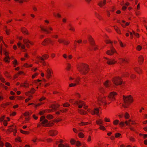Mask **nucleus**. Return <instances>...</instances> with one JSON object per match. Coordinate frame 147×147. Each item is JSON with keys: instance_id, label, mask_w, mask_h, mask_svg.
<instances>
[{"instance_id": "obj_46", "label": "nucleus", "mask_w": 147, "mask_h": 147, "mask_svg": "<svg viewBox=\"0 0 147 147\" xmlns=\"http://www.w3.org/2000/svg\"><path fill=\"white\" fill-rule=\"evenodd\" d=\"M31 114V113H30L28 112H26L24 114V115L25 116H29Z\"/></svg>"}, {"instance_id": "obj_24", "label": "nucleus", "mask_w": 147, "mask_h": 147, "mask_svg": "<svg viewBox=\"0 0 147 147\" xmlns=\"http://www.w3.org/2000/svg\"><path fill=\"white\" fill-rule=\"evenodd\" d=\"M20 86H24L25 88H27L29 86V84L27 83L26 82L21 84Z\"/></svg>"}, {"instance_id": "obj_42", "label": "nucleus", "mask_w": 147, "mask_h": 147, "mask_svg": "<svg viewBox=\"0 0 147 147\" xmlns=\"http://www.w3.org/2000/svg\"><path fill=\"white\" fill-rule=\"evenodd\" d=\"M88 122H81V123H79V124L80 126H82L83 125H85L87 124Z\"/></svg>"}, {"instance_id": "obj_19", "label": "nucleus", "mask_w": 147, "mask_h": 147, "mask_svg": "<svg viewBox=\"0 0 147 147\" xmlns=\"http://www.w3.org/2000/svg\"><path fill=\"white\" fill-rule=\"evenodd\" d=\"M59 105L57 104H53L51 106V107L55 111L59 107Z\"/></svg>"}, {"instance_id": "obj_61", "label": "nucleus", "mask_w": 147, "mask_h": 147, "mask_svg": "<svg viewBox=\"0 0 147 147\" xmlns=\"http://www.w3.org/2000/svg\"><path fill=\"white\" fill-rule=\"evenodd\" d=\"M61 120H62V119H58L56 120H55V122H59V121H61Z\"/></svg>"}, {"instance_id": "obj_56", "label": "nucleus", "mask_w": 147, "mask_h": 147, "mask_svg": "<svg viewBox=\"0 0 147 147\" xmlns=\"http://www.w3.org/2000/svg\"><path fill=\"white\" fill-rule=\"evenodd\" d=\"M125 124V122H121L119 123V125L121 126H123L124 125V124Z\"/></svg>"}, {"instance_id": "obj_1", "label": "nucleus", "mask_w": 147, "mask_h": 147, "mask_svg": "<svg viewBox=\"0 0 147 147\" xmlns=\"http://www.w3.org/2000/svg\"><path fill=\"white\" fill-rule=\"evenodd\" d=\"M123 99L124 101V103L122 105L125 108H127L129 103L132 102L133 101V98L131 95L127 96H123Z\"/></svg>"}, {"instance_id": "obj_5", "label": "nucleus", "mask_w": 147, "mask_h": 147, "mask_svg": "<svg viewBox=\"0 0 147 147\" xmlns=\"http://www.w3.org/2000/svg\"><path fill=\"white\" fill-rule=\"evenodd\" d=\"M114 84L116 86L120 85L122 84V81L119 77H116L113 80Z\"/></svg>"}, {"instance_id": "obj_47", "label": "nucleus", "mask_w": 147, "mask_h": 147, "mask_svg": "<svg viewBox=\"0 0 147 147\" xmlns=\"http://www.w3.org/2000/svg\"><path fill=\"white\" fill-rule=\"evenodd\" d=\"M75 143L77 146H80L81 145V143L78 141H77Z\"/></svg>"}, {"instance_id": "obj_57", "label": "nucleus", "mask_w": 147, "mask_h": 147, "mask_svg": "<svg viewBox=\"0 0 147 147\" xmlns=\"http://www.w3.org/2000/svg\"><path fill=\"white\" fill-rule=\"evenodd\" d=\"M43 103H44L42 102L39 103L37 105L34 104V105L35 107H37L38 106L42 104H43Z\"/></svg>"}, {"instance_id": "obj_50", "label": "nucleus", "mask_w": 147, "mask_h": 147, "mask_svg": "<svg viewBox=\"0 0 147 147\" xmlns=\"http://www.w3.org/2000/svg\"><path fill=\"white\" fill-rule=\"evenodd\" d=\"M95 14L96 17L99 19H100V15L98 14L96 12L95 13Z\"/></svg>"}, {"instance_id": "obj_52", "label": "nucleus", "mask_w": 147, "mask_h": 147, "mask_svg": "<svg viewBox=\"0 0 147 147\" xmlns=\"http://www.w3.org/2000/svg\"><path fill=\"white\" fill-rule=\"evenodd\" d=\"M76 85V83L73 84V83H71V84H69V86L70 87H72V86H74Z\"/></svg>"}, {"instance_id": "obj_40", "label": "nucleus", "mask_w": 147, "mask_h": 147, "mask_svg": "<svg viewBox=\"0 0 147 147\" xmlns=\"http://www.w3.org/2000/svg\"><path fill=\"white\" fill-rule=\"evenodd\" d=\"M20 131L21 133L24 134H27L29 133V132L24 131L22 130H20Z\"/></svg>"}, {"instance_id": "obj_16", "label": "nucleus", "mask_w": 147, "mask_h": 147, "mask_svg": "<svg viewBox=\"0 0 147 147\" xmlns=\"http://www.w3.org/2000/svg\"><path fill=\"white\" fill-rule=\"evenodd\" d=\"M105 59L107 60V63L109 65L113 64L116 62V61L114 59H110L107 58H105Z\"/></svg>"}, {"instance_id": "obj_53", "label": "nucleus", "mask_w": 147, "mask_h": 147, "mask_svg": "<svg viewBox=\"0 0 147 147\" xmlns=\"http://www.w3.org/2000/svg\"><path fill=\"white\" fill-rule=\"evenodd\" d=\"M42 57L45 59H47L49 57V56L47 55H44L42 56Z\"/></svg>"}, {"instance_id": "obj_10", "label": "nucleus", "mask_w": 147, "mask_h": 147, "mask_svg": "<svg viewBox=\"0 0 147 147\" xmlns=\"http://www.w3.org/2000/svg\"><path fill=\"white\" fill-rule=\"evenodd\" d=\"M125 123L126 125L131 126V124L134 125L135 123L134 121H132L131 119H129L127 121H125Z\"/></svg>"}, {"instance_id": "obj_58", "label": "nucleus", "mask_w": 147, "mask_h": 147, "mask_svg": "<svg viewBox=\"0 0 147 147\" xmlns=\"http://www.w3.org/2000/svg\"><path fill=\"white\" fill-rule=\"evenodd\" d=\"M32 96H30V97L28 98L27 99H26L25 100V101L26 102H27L28 101H29V100H30L31 99V98L32 97Z\"/></svg>"}, {"instance_id": "obj_12", "label": "nucleus", "mask_w": 147, "mask_h": 147, "mask_svg": "<svg viewBox=\"0 0 147 147\" xmlns=\"http://www.w3.org/2000/svg\"><path fill=\"white\" fill-rule=\"evenodd\" d=\"M23 41L24 43L26 45V46L28 48H29L30 47L29 43H30L31 45H32L33 44L32 42L28 39H24Z\"/></svg>"}, {"instance_id": "obj_8", "label": "nucleus", "mask_w": 147, "mask_h": 147, "mask_svg": "<svg viewBox=\"0 0 147 147\" xmlns=\"http://www.w3.org/2000/svg\"><path fill=\"white\" fill-rule=\"evenodd\" d=\"M74 104H76L78 105V107L79 108H81L82 106L84 105V102L81 101H76L74 103Z\"/></svg>"}, {"instance_id": "obj_41", "label": "nucleus", "mask_w": 147, "mask_h": 147, "mask_svg": "<svg viewBox=\"0 0 147 147\" xmlns=\"http://www.w3.org/2000/svg\"><path fill=\"white\" fill-rule=\"evenodd\" d=\"M142 49V47L140 45H138L136 47V49L138 51H140Z\"/></svg>"}, {"instance_id": "obj_33", "label": "nucleus", "mask_w": 147, "mask_h": 147, "mask_svg": "<svg viewBox=\"0 0 147 147\" xmlns=\"http://www.w3.org/2000/svg\"><path fill=\"white\" fill-rule=\"evenodd\" d=\"M15 1H18L20 3H23L24 1H27V0H14Z\"/></svg>"}, {"instance_id": "obj_21", "label": "nucleus", "mask_w": 147, "mask_h": 147, "mask_svg": "<svg viewBox=\"0 0 147 147\" xmlns=\"http://www.w3.org/2000/svg\"><path fill=\"white\" fill-rule=\"evenodd\" d=\"M21 31L24 34H28L27 30L24 27H22L21 29Z\"/></svg>"}, {"instance_id": "obj_44", "label": "nucleus", "mask_w": 147, "mask_h": 147, "mask_svg": "<svg viewBox=\"0 0 147 147\" xmlns=\"http://www.w3.org/2000/svg\"><path fill=\"white\" fill-rule=\"evenodd\" d=\"M78 136L81 138H82L84 137V134L82 133H79L78 134Z\"/></svg>"}, {"instance_id": "obj_4", "label": "nucleus", "mask_w": 147, "mask_h": 147, "mask_svg": "<svg viewBox=\"0 0 147 147\" xmlns=\"http://www.w3.org/2000/svg\"><path fill=\"white\" fill-rule=\"evenodd\" d=\"M79 71L82 74H84L86 73V71L88 69V66L86 64H82L78 67Z\"/></svg>"}, {"instance_id": "obj_60", "label": "nucleus", "mask_w": 147, "mask_h": 147, "mask_svg": "<svg viewBox=\"0 0 147 147\" xmlns=\"http://www.w3.org/2000/svg\"><path fill=\"white\" fill-rule=\"evenodd\" d=\"M100 129L102 130H105V127L104 126L102 125L100 126Z\"/></svg>"}, {"instance_id": "obj_26", "label": "nucleus", "mask_w": 147, "mask_h": 147, "mask_svg": "<svg viewBox=\"0 0 147 147\" xmlns=\"http://www.w3.org/2000/svg\"><path fill=\"white\" fill-rule=\"evenodd\" d=\"M78 110L79 113L82 115L85 114L86 113L82 109H78Z\"/></svg>"}, {"instance_id": "obj_11", "label": "nucleus", "mask_w": 147, "mask_h": 147, "mask_svg": "<svg viewBox=\"0 0 147 147\" xmlns=\"http://www.w3.org/2000/svg\"><path fill=\"white\" fill-rule=\"evenodd\" d=\"M63 142V140H60L59 141H56L55 143L56 144L58 145V147H65V145L62 144Z\"/></svg>"}, {"instance_id": "obj_48", "label": "nucleus", "mask_w": 147, "mask_h": 147, "mask_svg": "<svg viewBox=\"0 0 147 147\" xmlns=\"http://www.w3.org/2000/svg\"><path fill=\"white\" fill-rule=\"evenodd\" d=\"M71 143L72 144H74L76 143V141L73 139H71Z\"/></svg>"}, {"instance_id": "obj_30", "label": "nucleus", "mask_w": 147, "mask_h": 147, "mask_svg": "<svg viewBox=\"0 0 147 147\" xmlns=\"http://www.w3.org/2000/svg\"><path fill=\"white\" fill-rule=\"evenodd\" d=\"M7 27L6 26H5V31L6 32V33L7 35H9V32H10L11 31L10 30H8L6 28Z\"/></svg>"}, {"instance_id": "obj_51", "label": "nucleus", "mask_w": 147, "mask_h": 147, "mask_svg": "<svg viewBox=\"0 0 147 147\" xmlns=\"http://www.w3.org/2000/svg\"><path fill=\"white\" fill-rule=\"evenodd\" d=\"M53 15L55 16H57L59 18H60L61 17V16L59 13H57V14L56 15L55 13H53Z\"/></svg>"}, {"instance_id": "obj_20", "label": "nucleus", "mask_w": 147, "mask_h": 147, "mask_svg": "<svg viewBox=\"0 0 147 147\" xmlns=\"http://www.w3.org/2000/svg\"><path fill=\"white\" fill-rule=\"evenodd\" d=\"M89 41L92 47L95 45V43L93 39L91 37H90L89 38Z\"/></svg>"}, {"instance_id": "obj_29", "label": "nucleus", "mask_w": 147, "mask_h": 147, "mask_svg": "<svg viewBox=\"0 0 147 147\" xmlns=\"http://www.w3.org/2000/svg\"><path fill=\"white\" fill-rule=\"evenodd\" d=\"M114 28L115 30L119 34H121L120 30L118 28V27L116 26H114Z\"/></svg>"}, {"instance_id": "obj_9", "label": "nucleus", "mask_w": 147, "mask_h": 147, "mask_svg": "<svg viewBox=\"0 0 147 147\" xmlns=\"http://www.w3.org/2000/svg\"><path fill=\"white\" fill-rule=\"evenodd\" d=\"M52 41L50 38H47L45 39L43 41L42 45H45L47 44L50 43L52 44Z\"/></svg>"}, {"instance_id": "obj_55", "label": "nucleus", "mask_w": 147, "mask_h": 147, "mask_svg": "<svg viewBox=\"0 0 147 147\" xmlns=\"http://www.w3.org/2000/svg\"><path fill=\"white\" fill-rule=\"evenodd\" d=\"M133 32L134 35L138 37H139V34L138 33H135L134 31H133Z\"/></svg>"}, {"instance_id": "obj_63", "label": "nucleus", "mask_w": 147, "mask_h": 147, "mask_svg": "<svg viewBox=\"0 0 147 147\" xmlns=\"http://www.w3.org/2000/svg\"><path fill=\"white\" fill-rule=\"evenodd\" d=\"M3 124H4V125L5 126H6L7 125V122L5 120L4 121Z\"/></svg>"}, {"instance_id": "obj_25", "label": "nucleus", "mask_w": 147, "mask_h": 147, "mask_svg": "<svg viewBox=\"0 0 147 147\" xmlns=\"http://www.w3.org/2000/svg\"><path fill=\"white\" fill-rule=\"evenodd\" d=\"M99 112V109L98 108H95L94 111H92L91 112L92 114L94 115L95 114H98Z\"/></svg>"}, {"instance_id": "obj_18", "label": "nucleus", "mask_w": 147, "mask_h": 147, "mask_svg": "<svg viewBox=\"0 0 147 147\" xmlns=\"http://www.w3.org/2000/svg\"><path fill=\"white\" fill-rule=\"evenodd\" d=\"M106 3V0H104L103 1H101L98 3V5L100 7H102Z\"/></svg>"}, {"instance_id": "obj_59", "label": "nucleus", "mask_w": 147, "mask_h": 147, "mask_svg": "<svg viewBox=\"0 0 147 147\" xmlns=\"http://www.w3.org/2000/svg\"><path fill=\"white\" fill-rule=\"evenodd\" d=\"M4 145V143L2 141H0V146L3 147Z\"/></svg>"}, {"instance_id": "obj_22", "label": "nucleus", "mask_w": 147, "mask_h": 147, "mask_svg": "<svg viewBox=\"0 0 147 147\" xmlns=\"http://www.w3.org/2000/svg\"><path fill=\"white\" fill-rule=\"evenodd\" d=\"M47 78L49 79L51 76V71L49 69H48L47 71Z\"/></svg>"}, {"instance_id": "obj_39", "label": "nucleus", "mask_w": 147, "mask_h": 147, "mask_svg": "<svg viewBox=\"0 0 147 147\" xmlns=\"http://www.w3.org/2000/svg\"><path fill=\"white\" fill-rule=\"evenodd\" d=\"M124 117L126 119H128L129 118V114L127 113H126L125 114Z\"/></svg>"}, {"instance_id": "obj_3", "label": "nucleus", "mask_w": 147, "mask_h": 147, "mask_svg": "<svg viewBox=\"0 0 147 147\" xmlns=\"http://www.w3.org/2000/svg\"><path fill=\"white\" fill-rule=\"evenodd\" d=\"M45 118L44 116H42L40 119V121H42L41 123L43 125V126L50 127L53 124V122H48V120Z\"/></svg>"}, {"instance_id": "obj_34", "label": "nucleus", "mask_w": 147, "mask_h": 147, "mask_svg": "<svg viewBox=\"0 0 147 147\" xmlns=\"http://www.w3.org/2000/svg\"><path fill=\"white\" fill-rule=\"evenodd\" d=\"M119 121L118 120H115L113 121V123L115 125H117L119 123Z\"/></svg>"}, {"instance_id": "obj_36", "label": "nucleus", "mask_w": 147, "mask_h": 147, "mask_svg": "<svg viewBox=\"0 0 147 147\" xmlns=\"http://www.w3.org/2000/svg\"><path fill=\"white\" fill-rule=\"evenodd\" d=\"M5 145L7 147H11V145L8 142H6L5 144Z\"/></svg>"}, {"instance_id": "obj_7", "label": "nucleus", "mask_w": 147, "mask_h": 147, "mask_svg": "<svg viewBox=\"0 0 147 147\" xmlns=\"http://www.w3.org/2000/svg\"><path fill=\"white\" fill-rule=\"evenodd\" d=\"M116 52V51L115 49L112 46H111L110 47V49L107 51L106 53L108 55H111Z\"/></svg>"}, {"instance_id": "obj_27", "label": "nucleus", "mask_w": 147, "mask_h": 147, "mask_svg": "<svg viewBox=\"0 0 147 147\" xmlns=\"http://www.w3.org/2000/svg\"><path fill=\"white\" fill-rule=\"evenodd\" d=\"M144 61V58L142 56H140L139 57L138 61L140 64H141Z\"/></svg>"}, {"instance_id": "obj_6", "label": "nucleus", "mask_w": 147, "mask_h": 147, "mask_svg": "<svg viewBox=\"0 0 147 147\" xmlns=\"http://www.w3.org/2000/svg\"><path fill=\"white\" fill-rule=\"evenodd\" d=\"M105 96H104L97 97V99L99 103H102L106 105L107 104L105 100Z\"/></svg>"}, {"instance_id": "obj_37", "label": "nucleus", "mask_w": 147, "mask_h": 147, "mask_svg": "<svg viewBox=\"0 0 147 147\" xmlns=\"http://www.w3.org/2000/svg\"><path fill=\"white\" fill-rule=\"evenodd\" d=\"M71 67V65L69 63L67 64V66L66 68L67 69L69 70V69H70Z\"/></svg>"}, {"instance_id": "obj_49", "label": "nucleus", "mask_w": 147, "mask_h": 147, "mask_svg": "<svg viewBox=\"0 0 147 147\" xmlns=\"http://www.w3.org/2000/svg\"><path fill=\"white\" fill-rule=\"evenodd\" d=\"M121 135V134L119 133H117L115 134V136L116 138L119 137Z\"/></svg>"}, {"instance_id": "obj_31", "label": "nucleus", "mask_w": 147, "mask_h": 147, "mask_svg": "<svg viewBox=\"0 0 147 147\" xmlns=\"http://www.w3.org/2000/svg\"><path fill=\"white\" fill-rule=\"evenodd\" d=\"M47 117L48 119H50L53 118V116L52 115H48L47 116Z\"/></svg>"}, {"instance_id": "obj_28", "label": "nucleus", "mask_w": 147, "mask_h": 147, "mask_svg": "<svg viewBox=\"0 0 147 147\" xmlns=\"http://www.w3.org/2000/svg\"><path fill=\"white\" fill-rule=\"evenodd\" d=\"M41 30L44 31V32H46L47 34H48L50 32L48 30H47V28H44L42 27H41Z\"/></svg>"}, {"instance_id": "obj_43", "label": "nucleus", "mask_w": 147, "mask_h": 147, "mask_svg": "<svg viewBox=\"0 0 147 147\" xmlns=\"http://www.w3.org/2000/svg\"><path fill=\"white\" fill-rule=\"evenodd\" d=\"M63 106L65 107H67L69 106L70 105L68 103H66L63 105Z\"/></svg>"}, {"instance_id": "obj_38", "label": "nucleus", "mask_w": 147, "mask_h": 147, "mask_svg": "<svg viewBox=\"0 0 147 147\" xmlns=\"http://www.w3.org/2000/svg\"><path fill=\"white\" fill-rule=\"evenodd\" d=\"M12 62L13 64L15 65H18V63L17 62V61L16 59H15L13 61H12Z\"/></svg>"}, {"instance_id": "obj_32", "label": "nucleus", "mask_w": 147, "mask_h": 147, "mask_svg": "<svg viewBox=\"0 0 147 147\" xmlns=\"http://www.w3.org/2000/svg\"><path fill=\"white\" fill-rule=\"evenodd\" d=\"M96 122L97 124L98 125L102 124L103 122L102 121L101 119H100L99 121H96Z\"/></svg>"}, {"instance_id": "obj_23", "label": "nucleus", "mask_w": 147, "mask_h": 147, "mask_svg": "<svg viewBox=\"0 0 147 147\" xmlns=\"http://www.w3.org/2000/svg\"><path fill=\"white\" fill-rule=\"evenodd\" d=\"M37 58H38L40 61V62L42 63L44 65H45V63L44 62V59L40 57H37Z\"/></svg>"}, {"instance_id": "obj_62", "label": "nucleus", "mask_w": 147, "mask_h": 147, "mask_svg": "<svg viewBox=\"0 0 147 147\" xmlns=\"http://www.w3.org/2000/svg\"><path fill=\"white\" fill-rule=\"evenodd\" d=\"M105 42L107 43H112V42H111V41H110V40H106Z\"/></svg>"}, {"instance_id": "obj_54", "label": "nucleus", "mask_w": 147, "mask_h": 147, "mask_svg": "<svg viewBox=\"0 0 147 147\" xmlns=\"http://www.w3.org/2000/svg\"><path fill=\"white\" fill-rule=\"evenodd\" d=\"M24 66L26 67H31L32 66V65H30L27 63H26L25 64Z\"/></svg>"}, {"instance_id": "obj_64", "label": "nucleus", "mask_w": 147, "mask_h": 147, "mask_svg": "<svg viewBox=\"0 0 147 147\" xmlns=\"http://www.w3.org/2000/svg\"><path fill=\"white\" fill-rule=\"evenodd\" d=\"M63 43L65 45H67L69 44V42L68 41H64Z\"/></svg>"}, {"instance_id": "obj_2", "label": "nucleus", "mask_w": 147, "mask_h": 147, "mask_svg": "<svg viewBox=\"0 0 147 147\" xmlns=\"http://www.w3.org/2000/svg\"><path fill=\"white\" fill-rule=\"evenodd\" d=\"M104 84L106 87L105 88H104L102 87L100 88H99L100 91L102 94L106 93L107 91L110 89L109 87L111 86V83L108 80H107L104 83Z\"/></svg>"}, {"instance_id": "obj_14", "label": "nucleus", "mask_w": 147, "mask_h": 147, "mask_svg": "<svg viewBox=\"0 0 147 147\" xmlns=\"http://www.w3.org/2000/svg\"><path fill=\"white\" fill-rule=\"evenodd\" d=\"M117 93L115 92H111L110 93V94L108 96V97L112 100H115L114 96L117 95Z\"/></svg>"}, {"instance_id": "obj_13", "label": "nucleus", "mask_w": 147, "mask_h": 147, "mask_svg": "<svg viewBox=\"0 0 147 147\" xmlns=\"http://www.w3.org/2000/svg\"><path fill=\"white\" fill-rule=\"evenodd\" d=\"M17 45L19 48H20L22 49H23L24 50L23 51L25 52L26 51V50L25 49V46L24 45H22L20 42H18L17 43Z\"/></svg>"}, {"instance_id": "obj_35", "label": "nucleus", "mask_w": 147, "mask_h": 147, "mask_svg": "<svg viewBox=\"0 0 147 147\" xmlns=\"http://www.w3.org/2000/svg\"><path fill=\"white\" fill-rule=\"evenodd\" d=\"M136 71L138 74L140 73V71H142V70L140 68H137V69H135Z\"/></svg>"}, {"instance_id": "obj_45", "label": "nucleus", "mask_w": 147, "mask_h": 147, "mask_svg": "<svg viewBox=\"0 0 147 147\" xmlns=\"http://www.w3.org/2000/svg\"><path fill=\"white\" fill-rule=\"evenodd\" d=\"M0 80L2 82H4L5 81L4 79L1 76H0Z\"/></svg>"}, {"instance_id": "obj_15", "label": "nucleus", "mask_w": 147, "mask_h": 147, "mask_svg": "<svg viewBox=\"0 0 147 147\" xmlns=\"http://www.w3.org/2000/svg\"><path fill=\"white\" fill-rule=\"evenodd\" d=\"M4 54L5 56V58L4 59V61L6 62H9V61L8 60V59H10V58L9 57V56L7 55L8 53L5 51H4Z\"/></svg>"}, {"instance_id": "obj_17", "label": "nucleus", "mask_w": 147, "mask_h": 147, "mask_svg": "<svg viewBox=\"0 0 147 147\" xmlns=\"http://www.w3.org/2000/svg\"><path fill=\"white\" fill-rule=\"evenodd\" d=\"M49 134L51 136H53L56 135L57 133L56 131L52 130L49 131Z\"/></svg>"}]
</instances>
